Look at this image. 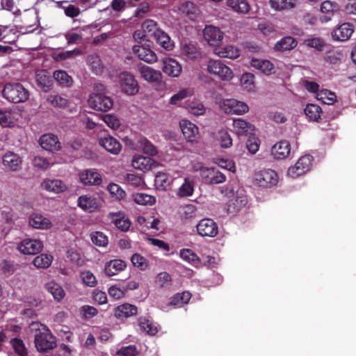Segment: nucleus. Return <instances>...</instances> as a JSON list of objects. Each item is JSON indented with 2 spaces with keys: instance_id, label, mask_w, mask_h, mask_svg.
Instances as JSON below:
<instances>
[{
  "instance_id": "nucleus-11",
  "label": "nucleus",
  "mask_w": 356,
  "mask_h": 356,
  "mask_svg": "<svg viewBox=\"0 0 356 356\" xmlns=\"http://www.w3.org/2000/svg\"><path fill=\"white\" fill-rule=\"evenodd\" d=\"M202 181L207 184H218L225 181L226 176L216 168L203 169L201 173Z\"/></svg>"
},
{
  "instance_id": "nucleus-20",
  "label": "nucleus",
  "mask_w": 356,
  "mask_h": 356,
  "mask_svg": "<svg viewBox=\"0 0 356 356\" xmlns=\"http://www.w3.org/2000/svg\"><path fill=\"white\" fill-rule=\"evenodd\" d=\"M29 225L38 229H48L52 226L51 220L40 213L32 212L28 217Z\"/></svg>"
},
{
  "instance_id": "nucleus-52",
  "label": "nucleus",
  "mask_w": 356,
  "mask_h": 356,
  "mask_svg": "<svg viewBox=\"0 0 356 356\" xmlns=\"http://www.w3.org/2000/svg\"><path fill=\"white\" fill-rule=\"evenodd\" d=\"M191 298V295L188 291H184L181 293H177L172 298L168 306L172 305L176 307H182L187 304Z\"/></svg>"
},
{
  "instance_id": "nucleus-24",
  "label": "nucleus",
  "mask_w": 356,
  "mask_h": 356,
  "mask_svg": "<svg viewBox=\"0 0 356 356\" xmlns=\"http://www.w3.org/2000/svg\"><path fill=\"white\" fill-rule=\"evenodd\" d=\"M99 144L108 152L114 155H118L122 149L120 142L110 135L99 138Z\"/></svg>"
},
{
  "instance_id": "nucleus-18",
  "label": "nucleus",
  "mask_w": 356,
  "mask_h": 356,
  "mask_svg": "<svg viewBox=\"0 0 356 356\" xmlns=\"http://www.w3.org/2000/svg\"><path fill=\"white\" fill-rule=\"evenodd\" d=\"M80 181L84 185L99 186L102 181V175L94 169H86L79 173Z\"/></svg>"
},
{
  "instance_id": "nucleus-32",
  "label": "nucleus",
  "mask_w": 356,
  "mask_h": 356,
  "mask_svg": "<svg viewBox=\"0 0 356 356\" xmlns=\"http://www.w3.org/2000/svg\"><path fill=\"white\" fill-rule=\"evenodd\" d=\"M41 147L49 151H56L60 149V144L56 136L52 134H46L40 138Z\"/></svg>"
},
{
  "instance_id": "nucleus-27",
  "label": "nucleus",
  "mask_w": 356,
  "mask_h": 356,
  "mask_svg": "<svg viewBox=\"0 0 356 356\" xmlns=\"http://www.w3.org/2000/svg\"><path fill=\"white\" fill-rule=\"evenodd\" d=\"M78 206L83 211L92 212L100 207V202L93 195H81L77 200Z\"/></svg>"
},
{
  "instance_id": "nucleus-38",
  "label": "nucleus",
  "mask_w": 356,
  "mask_h": 356,
  "mask_svg": "<svg viewBox=\"0 0 356 356\" xmlns=\"http://www.w3.org/2000/svg\"><path fill=\"white\" fill-rule=\"evenodd\" d=\"M137 307L131 304L125 303L117 307L115 309V316L118 318H128L137 314Z\"/></svg>"
},
{
  "instance_id": "nucleus-19",
  "label": "nucleus",
  "mask_w": 356,
  "mask_h": 356,
  "mask_svg": "<svg viewBox=\"0 0 356 356\" xmlns=\"http://www.w3.org/2000/svg\"><path fill=\"white\" fill-rule=\"evenodd\" d=\"M20 114L17 109H0V124L3 127H14L19 118Z\"/></svg>"
},
{
  "instance_id": "nucleus-1",
  "label": "nucleus",
  "mask_w": 356,
  "mask_h": 356,
  "mask_svg": "<svg viewBox=\"0 0 356 356\" xmlns=\"http://www.w3.org/2000/svg\"><path fill=\"white\" fill-rule=\"evenodd\" d=\"M207 71L209 74L224 81H231L234 77L232 70L218 59L209 60L207 64Z\"/></svg>"
},
{
  "instance_id": "nucleus-57",
  "label": "nucleus",
  "mask_w": 356,
  "mask_h": 356,
  "mask_svg": "<svg viewBox=\"0 0 356 356\" xmlns=\"http://www.w3.org/2000/svg\"><path fill=\"white\" fill-rule=\"evenodd\" d=\"M81 54H82V51L79 49H75L71 51H65L54 54L53 58L56 61H62L74 58Z\"/></svg>"
},
{
  "instance_id": "nucleus-16",
  "label": "nucleus",
  "mask_w": 356,
  "mask_h": 356,
  "mask_svg": "<svg viewBox=\"0 0 356 356\" xmlns=\"http://www.w3.org/2000/svg\"><path fill=\"white\" fill-rule=\"evenodd\" d=\"M41 188L54 194L64 193L67 191V185L60 179H44L40 184Z\"/></svg>"
},
{
  "instance_id": "nucleus-22",
  "label": "nucleus",
  "mask_w": 356,
  "mask_h": 356,
  "mask_svg": "<svg viewBox=\"0 0 356 356\" xmlns=\"http://www.w3.org/2000/svg\"><path fill=\"white\" fill-rule=\"evenodd\" d=\"M250 66L265 75H270L275 73V65L269 60L252 58Z\"/></svg>"
},
{
  "instance_id": "nucleus-44",
  "label": "nucleus",
  "mask_w": 356,
  "mask_h": 356,
  "mask_svg": "<svg viewBox=\"0 0 356 356\" xmlns=\"http://www.w3.org/2000/svg\"><path fill=\"white\" fill-rule=\"evenodd\" d=\"M248 203V197L243 190H238L236 196L232 200V204H229V209L233 208V211H239L244 207Z\"/></svg>"
},
{
  "instance_id": "nucleus-29",
  "label": "nucleus",
  "mask_w": 356,
  "mask_h": 356,
  "mask_svg": "<svg viewBox=\"0 0 356 356\" xmlns=\"http://www.w3.org/2000/svg\"><path fill=\"white\" fill-rule=\"evenodd\" d=\"M108 218L117 228L122 232L128 231L131 226V221L129 218L122 211L110 213Z\"/></svg>"
},
{
  "instance_id": "nucleus-4",
  "label": "nucleus",
  "mask_w": 356,
  "mask_h": 356,
  "mask_svg": "<svg viewBox=\"0 0 356 356\" xmlns=\"http://www.w3.org/2000/svg\"><path fill=\"white\" fill-rule=\"evenodd\" d=\"M220 108L227 114L243 115L247 113L249 107L243 102L236 99H225L218 102Z\"/></svg>"
},
{
  "instance_id": "nucleus-46",
  "label": "nucleus",
  "mask_w": 356,
  "mask_h": 356,
  "mask_svg": "<svg viewBox=\"0 0 356 356\" xmlns=\"http://www.w3.org/2000/svg\"><path fill=\"white\" fill-rule=\"evenodd\" d=\"M215 138L222 148L227 149L232 146V138L227 129L219 130Z\"/></svg>"
},
{
  "instance_id": "nucleus-5",
  "label": "nucleus",
  "mask_w": 356,
  "mask_h": 356,
  "mask_svg": "<svg viewBox=\"0 0 356 356\" xmlns=\"http://www.w3.org/2000/svg\"><path fill=\"white\" fill-rule=\"evenodd\" d=\"M88 105L95 110L107 111L113 108V100L103 93H92L89 96Z\"/></svg>"
},
{
  "instance_id": "nucleus-15",
  "label": "nucleus",
  "mask_w": 356,
  "mask_h": 356,
  "mask_svg": "<svg viewBox=\"0 0 356 356\" xmlns=\"http://www.w3.org/2000/svg\"><path fill=\"white\" fill-rule=\"evenodd\" d=\"M2 164L6 170L16 172L22 167V158L19 154L8 151L2 157Z\"/></svg>"
},
{
  "instance_id": "nucleus-56",
  "label": "nucleus",
  "mask_w": 356,
  "mask_h": 356,
  "mask_svg": "<svg viewBox=\"0 0 356 356\" xmlns=\"http://www.w3.org/2000/svg\"><path fill=\"white\" fill-rule=\"evenodd\" d=\"M54 78L59 84L63 86H70L73 82L72 77L63 70L55 71L54 72Z\"/></svg>"
},
{
  "instance_id": "nucleus-3",
  "label": "nucleus",
  "mask_w": 356,
  "mask_h": 356,
  "mask_svg": "<svg viewBox=\"0 0 356 356\" xmlns=\"http://www.w3.org/2000/svg\"><path fill=\"white\" fill-rule=\"evenodd\" d=\"M3 95L8 101L14 103L24 102L29 98V91L20 83L6 84Z\"/></svg>"
},
{
  "instance_id": "nucleus-39",
  "label": "nucleus",
  "mask_w": 356,
  "mask_h": 356,
  "mask_svg": "<svg viewBox=\"0 0 356 356\" xmlns=\"http://www.w3.org/2000/svg\"><path fill=\"white\" fill-rule=\"evenodd\" d=\"M45 289L51 294L54 299L58 302L62 300L65 296V292L63 287L54 281L47 282L45 284Z\"/></svg>"
},
{
  "instance_id": "nucleus-25",
  "label": "nucleus",
  "mask_w": 356,
  "mask_h": 356,
  "mask_svg": "<svg viewBox=\"0 0 356 356\" xmlns=\"http://www.w3.org/2000/svg\"><path fill=\"white\" fill-rule=\"evenodd\" d=\"M213 54L219 58L236 59L240 56V50L232 44L225 46H216L213 49Z\"/></svg>"
},
{
  "instance_id": "nucleus-36",
  "label": "nucleus",
  "mask_w": 356,
  "mask_h": 356,
  "mask_svg": "<svg viewBox=\"0 0 356 356\" xmlns=\"http://www.w3.org/2000/svg\"><path fill=\"white\" fill-rule=\"evenodd\" d=\"M195 190V182L193 179L186 177L184 179V182L177 188L176 195L179 197H188L193 195Z\"/></svg>"
},
{
  "instance_id": "nucleus-41",
  "label": "nucleus",
  "mask_w": 356,
  "mask_h": 356,
  "mask_svg": "<svg viewBox=\"0 0 356 356\" xmlns=\"http://www.w3.org/2000/svg\"><path fill=\"white\" fill-rule=\"evenodd\" d=\"M268 3L271 9L280 12L295 8L296 0H269Z\"/></svg>"
},
{
  "instance_id": "nucleus-60",
  "label": "nucleus",
  "mask_w": 356,
  "mask_h": 356,
  "mask_svg": "<svg viewBox=\"0 0 356 356\" xmlns=\"http://www.w3.org/2000/svg\"><path fill=\"white\" fill-rule=\"evenodd\" d=\"M141 28L146 33L147 37L152 36L153 38L157 33V31L160 29L158 28L156 22L152 19L145 20L142 24Z\"/></svg>"
},
{
  "instance_id": "nucleus-47",
  "label": "nucleus",
  "mask_w": 356,
  "mask_h": 356,
  "mask_svg": "<svg viewBox=\"0 0 356 356\" xmlns=\"http://www.w3.org/2000/svg\"><path fill=\"white\" fill-rule=\"evenodd\" d=\"M227 4L238 13L245 14L250 10V5L246 0H227Z\"/></svg>"
},
{
  "instance_id": "nucleus-63",
  "label": "nucleus",
  "mask_w": 356,
  "mask_h": 356,
  "mask_svg": "<svg viewBox=\"0 0 356 356\" xmlns=\"http://www.w3.org/2000/svg\"><path fill=\"white\" fill-rule=\"evenodd\" d=\"M90 238L95 245L99 247L106 246L108 242V237L101 232H95L91 233Z\"/></svg>"
},
{
  "instance_id": "nucleus-61",
  "label": "nucleus",
  "mask_w": 356,
  "mask_h": 356,
  "mask_svg": "<svg viewBox=\"0 0 356 356\" xmlns=\"http://www.w3.org/2000/svg\"><path fill=\"white\" fill-rule=\"evenodd\" d=\"M107 190L112 197L116 200H123L126 196L125 191L118 184L113 183L109 184L107 186Z\"/></svg>"
},
{
  "instance_id": "nucleus-43",
  "label": "nucleus",
  "mask_w": 356,
  "mask_h": 356,
  "mask_svg": "<svg viewBox=\"0 0 356 356\" xmlns=\"http://www.w3.org/2000/svg\"><path fill=\"white\" fill-rule=\"evenodd\" d=\"M136 148L150 156H155L158 151L156 147L146 138H140L136 143Z\"/></svg>"
},
{
  "instance_id": "nucleus-42",
  "label": "nucleus",
  "mask_w": 356,
  "mask_h": 356,
  "mask_svg": "<svg viewBox=\"0 0 356 356\" xmlns=\"http://www.w3.org/2000/svg\"><path fill=\"white\" fill-rule=\"evenodd\" d=\"M297 46V41L291 36H286L277 41L274 47L276 51H289Z\"/></svg>"
},
{
  "instance_id": "nucleus-26",
  "label": "nucleus",
  "mask_w": 356,
  "mask_h": 356,
  "mask_svg": "<svg viewBox=\"0 0 356 356\" xmlns=\"http://www.w3.org/2000/svg\"><path fill=\"white\" fill-rule=\"evenodd\" d=\"M354 32V27L350 23H343L332 32L334 40L344 42L348 40Z\"/></svg>"
},
{
  "instance_id": "nucleus-2",
  "label": "nucleus",
  "mask_w": 356,
  "mask_h": 356,
  "mask_svg": "<svg viewBox=\"0 0 356 356\" xmlns=\"http://www.w3.org/2000/svg\"><path fill=\"white\" fill-rule=\"evenodd\" d=\"M35 346L40 352L51 350L56 346L55 337L50 330L43 325L35 335Z\"/></svg>"
},
{
  "instance_id": "nucleus-54",
  "label": "nucleus",
  "mask_w": 356,
  "mask_h": 356,
  "mask_svg": "<svg viewBox=\"0 0 356 356\" xmlns=\"http://www.w3.org/2000/svg\"><path fill=\"white\" fill-rule=\"evenodd\" d=\"M134 201L140 205H153L156 202L154 196L144 193H138L133 195Z\"/></svg>"
},
{
  "instance_id": "nucleus-23",
  "label": "nucleus",
  "mask_w": 356,
  "mask_h": 356,
  "mask_svg": "<svg viewBox=\"0 0 356 356\" xmlns=\"http://www.w3.org/2000/svg\"><path fill=\"white\" fill-rule=\"evenodd\" d=\"M132 49L134 54L140 60L147 63H154L158 60L156 53L149 47L140 45H134Z\"/></svg>"
},
{
  "instance_id": "nucleus-8",
  "label": "nucleus",
  "mask_w": 356,
  "mask_h": 356,
  "mask_svg": "<svg viewBox=\"0 0 356 356\" xmlns=\"http://www.w3.org/2000/svg\"><path fill=\"white\" fill-rule=\"evenodd\" d=\"M198 235L202 237L213 238L218 234V226L211 218H203L196 225Z\"/></svg>"
},
{
  "instance_id": "nucleus-49",
  "label": "nucleus",
  "mask_w": 356,
  "mask_h": 356,
  "mask_svg": "<svg viewBox=\"0 0 356 356\" xmlns=\"http://www.w3.org/2000/svg\"><path fill=\"white\" fill-rule=\"evenodd\" d=\"M51 76L45 71H39L36 74V82L44 91H48L51 87Z\"/></svg>"
},
{
  "instance_id": "nucleus-40",
  "label": "nucleus",
  "mask_w": 356,
  "mask_h": 356,
  "mask_svg": "<svg viewBox=\"0 0 356 356\" xmlns=\"http://www.w3.org/2000/svg\"><path fill=\"white\" fill-rule=\"evenodd\" d=\"M185 107L189 113L195 116L203 115L207 111L204 104L197 99L188 101Z\"/></svg>"
},
{
  "instance_id": "nucleus-35",
  "label": "nucleus",
  "mask_w": 356,
  "mask_h": 356,
  "mask_svg": "<svg viewBox=\"0 0 356 356\" xmlns=\"http://www.w3.org/2000/svg\"><path fill=\"white\" fill-rule=\"evenodd\" d=\"M127 267L126 263L122 259H113L106 263L104 272L108 277L117 275Z\"/></svg>"
},
{
  "instance_id": "nucleus-50",
  "label": "nucleus",
  "mask_w": 356,
  "mask_h": 356,
  "mask_svg": "<svg viewBox=\"0 0 356 356\" xmlns=\"http://www.w3.org/2000/svg\"><path fill=\"white\" fill-rule=\"evenodd\" d=\"M316 98L327 105L333 104L337 100L336 95L327 89H321L318 92Z\"/></svg>"
},
{
  "instance_id": "nucleus-10",
  "label": "nucleus",
  "mask_w": 356,
  "mask_h": 356,
  "mask_svg": "<svg viewBox=\"0 0 356 356\" xmlns=\"http://www.w3.org/2000/svg\"><path fill=\"white\" fill-rule=\"evenodd\" d=\"M203 38L210 46L215 48L221 43L224 33L217 26L206 25L203 30Z\"/></svg>"
},
{
  "instance_id": "nucleus-37",
  "label": "nucleus",
  "mask_w": 356,
  "mask_h": 356,
  "mask_svg": "<svg viewBox=\"0 0 356 356\" xmlns=\"http://www.w3.org/2000/svg\"><path fill=\"white\" fill-rule=\"evenodd\" d=\"M156 43L166 51H171L174 47V42L170 36L161 29L157 31L154 36Z\"/></svg>"
},
{
  "instance_id": "nucleus-21",
  "label": "nucleus",
  "mask_w": 356,
  "mask_h": 356,
  "mask_svg": "<svg viewBox=\"0 0 356 356\" xmlns=\"http://www.w3.org/2000/svg\"><path fill=\"white\" fill-rule=\"evenodd\" d=\"M232 131L238 137L252 135L254 127L242 118H234L232 123Z\"/></svg>"
},
{
  "instance_id": "nucleus-28",
  "label": "nucleus",
  "mask_w": 356,
  "mask_h": 356,
  "mask_svg": "<svg viewBox=\"0 0 356 356\" xmlns=\"http://www.w3.org/2000/svg\"><path fill=\"white\" fill-rule=\"evenodd\" d=\"M179 127L184 136L190 142L197 140L199 134L198 127L188 120H181L179 122Z\"/></svg>"
},
{
  "instance_id": "nucleus-31",
  "label": "nucleus",
  "mask_w": 356,
  "mask_h": 356,
  "mask_svg": "<svg viewBox=\"0 0 356 356\" xmlns=\"http://www.w3.org/2000/svg\"><path fill=\"white\" fill-rule=\"evenodd\" d=\"M139 72L141 77L147 82L155 83L161 80V72L145 65L139 66Z\"/></svg>"
},
{
  "instance_id": "nucleus-12",
  "label": "nucleus",
  "mask_w": 356,
  "mask_h": 356,
  "mask_svg": "<svg viewBox=\"0 0 356 356\" xmlns=\"http://www.w3.org/2000/svg\"><path fill=\"white\" fill-rule=\"evenodd\" d=\"M163 72L173 78L179 77L182 72L181 65L172 58H163L161 60Z\"/></svg>"
},
{
  "instance_id": "nucleus-17",
  "label": "nucleus",
  "mask_w": 356,
  "mask_h": 356,
  "mask_svg": "<svg viewBox=\"0 0 356 356\" xmlns=\"http://www.w3.org/2000/svg\"><path fill=\"white\" fill-rule=\"evenodd\" d=\"M47 101L54 107L68 108L69 112L71 113H74L77 111V106L76 104L58 95H49Z\"/></svg>"
},
{
  "instance_id": "nucleus-48",
  "label": "nucleus",
  "mask_w": 356,
  "mask_h": 356,
  "mask_svg": "<svg viewBox=\"0 0 356 356\" xmlns=\"http://www.w3.org/2000/svg\"><path fill=\"white\" fill-rule=\"evenodd\" d=\"M173 179L165 172H159L155 177V185L161 190H167L172 184Z\"/></svg>"
},
{
  "instance_id": "nucleus-45",
  "label": "nucleus",
  "mask_w": 356,
  "mask_h": 356,
  "mask_svg": "<svg viewBox=\"0 0 356 356\" xmlns=\"http://www.w3.org/2000/svg\"><path fill=\"white\" fill-rule=\"evenodd\" d=\"M304 113L310 121L316 122L321 118V108L315 104H308L304 109Z\"/></svg>"
},
{
  "instance_id": "nucleus-30",
  "label": "nucleus",
  "mask_w": 356,
  "mask_h": 356,
  "mask_svg": "<svg viewBox=\"0 0 356 356\" xmlns=\"http://www.w3.org/2000/svg\"><path fill=\"white\" fill-rule=\"evenodd\" d=\"M181 54L185 60H198L201 58V53L195 44L184 42L181 46Z\"/></svg>"
},
{
  "instance_id": "nucleus-6",
  "label": "nucleus",
  "mask_w": 356,
  "mask_h": 356,
  "mask_svg": "<svg viewBox=\"0 0 356 356\" xmlns=\"http://www.w3.org/2000/svg\"><path fill=\"white\" fill-rule=\"evenodd\" d=\"M313 157L310 155L301 156L294 165L288 170V175L291 178H297L309 172L312 166Z\"/></svg>"
},
{
  "instance_id": "nucleus-14",
  "label": "nucleus",
  "mask_w": 356,
  "mask_h": 356,
  "mask_svg": "<svg viewBox=\"0 0 356 356\" xmlns=\"http://www.w3.org/2000/svg\"><path fill=\"white\" fill-rule=\"evenodd\" d=\"M131 165L136 170L146 172L152 168L159 166V163L150 157L141 154H135L131 159Z\"/></svg>"
},
{
  "instance_id": "nucleus-51",
  "label": "nucleus",
  "mask_w": 356,
  "mask_h": 356,
  "mask_svg": "<svg viewBox=\"0 0 356 356\" xmlns=\"http://www.w3.org/2000/svg\"><path fill=\"white\" fill-rule=\"evenodd\" d=\"M193 95V90L192 88H184L172 95L170 99L169 103L172 105H179L182 100L188 97H191Z\"/></svg>"
},
{
  "instance_id": "nucleus-58",
  "label": "nucleus",
  "mask_w": 356,
  "mask_h": 356,
  "mask_svg": "<svg viewBox=\"0 0 356 356\" xmlns=\"http://www.w3.org/2000/svg\"><path fill=\"white\" fill-rule=\"evenodd\" d=\"M88 63L90 66L92 71L95 74H100L102 72L103 65L97 55H90L88 58Z\"/></svg>"
},
{
  "instance_id": "nucleus-64",
  "label": "nucleus",
  "mask_w": 356,
  "mask_h": 356,
  "mask_svg": "<svg viewBox=\"0 0 356 356\" xmlns=\"http://www.w3.org/2000/svg\"><path fill=\"white\" fill-rule=\"evenodd\" d=\"M83 283L90 287H94L97 283V280L94 274L90 270H83L80 275Z\"/></svg>"
},
{
  "instance_id": "nucleus-13",
  "label": "nucleus",
  "mask_w": 356,
  "mask_h": 356,
  "mask_svg": "<svg viewBox=\"0 0 356 356\" xmlns=\"http://www.w3.org/2000/svg\"><path fill=\"white\" fill-rule=\"evenodd\" d=\"M43 243L38 239L26 238L18 245L19 251L24 254H35L42 250Z\"/></svg>"
},
{
  "instance_id": "nucleus-7",
  "label": "nucleus",
  "mask_w": 356,
  "mask_h": 356,
  "mask_svg": "<svg viewBox=\"0 0 356 356\" xmlns=\"http://www.w3.org/2000/svg\"><path fill=\"white\" fill-rule=\"evenodd\" d=\"M121 91L127 95H135L139 90V85L134 76L129 72H124L119 75Z\"/></svg>"
},
{
  "instance_id": "nucleus-59",
  "label": "nucleus",
  "mask_w": 356,
  "mask_h": 356,
  "mask_svg": "<svg viewBox=\"0 0 356 356\" xmlns=\"http://www.w3.org/2000/svg\"><path fill=\"white\" fill-rule=\"evenodd\" d=\"M140 330L150 334L154 335L157 333L156 326L145 318H140L138 320Z\"/></svg>"
},
{
  "instance_id": "nucleus-62",
  "label": "nucleus",
  "mask_w": 356,
  "mask_h": 356,
  "mask_svg": "<svg viewBox=\"0 0 356 356\" xmlns=\"http://www.w3.org/2000/svg\"><path fill=\"white\" fill-rule=\"evenodd\" d=\"M132 264L141 270H146L149 266L148 261L140 254H134L131 258Z\"/></svg>"
},
{
  "instance_id": "nucleus-33",
  "label": "nucleus",
  "mask_w": 356,
  "mask_h": 356,
  "mask_svg": "<svg viewBox=\"0 0 356 356\" xmlns=\"http://www.w3.org/2000/svg\"><path fill=\"white\" fill-rule=\"evenodd\" d=\"M291 152V145L287 140H281L275 143L272 147V154L276 159L286 158Z\"/></svg>"
},
{
  "instance_id": "nucleus-55",
  "label": "nucleus",
  "mask_w": 356,
  "mask_h": 356,
  "mask_svg": "<svg viewBox=\"0 0 356 356\" xmlns=\"http://www.w3.org/2000/svg\"><path fill=\"white\" fill-rule=\"evenodd\" d=\"M10 343L14 351L15 356L28 355V350L22 340L15 338L12 339Z\"/></svg>"
},
{
  "instance_id": "nucleus-34",
  "label": "nucleus",
  "mask_w": 356,
  "mask_h": 356,
  "mask_svg": "<svg viewBox=\"0 0 356 356\" xmlns=\"http://www.w3.org/2000/svg\"><path fill=\"white\" fill-rule=\"evenodd\" d=\"M339 10L337 3L331 1H323L320 7L322 13H325L320 17V20L323 23H326L331 20L334 13Z\"/></svg>"
},
{
  "instance_id": "nucleus-9",
  "label": "nucleus",
  "mask_w": 356,
  "mask_h": 356,
  "mask_svg": "<svg viewBox=\"0 0 356 356\" xmlns=\"http://www.w3.org/2000/svg\"><path fill=\"white\" fill-rule=\"evenodd\" d=\"M254 181L259 186L264 188L271 187L277 184L278 176L273 170H264L255 175Z\"/></svg>"
},
{
  "instance_id": "nucleus-53",
  "label": "nucleus",
  "mask_w": 356,
  "mask_h": 356,
  "mask_svg": "<svg viewBox=\"0 0 356 356\" xmlns=\"http://www.w3.org/2000/svg\"><path fill=\"white\" fill-rule=\"evenodd\" d=\"M53 261V256L49 254H40L34 258L33 265L38 268H47Z\"/></svg>"
}]
</instances>
